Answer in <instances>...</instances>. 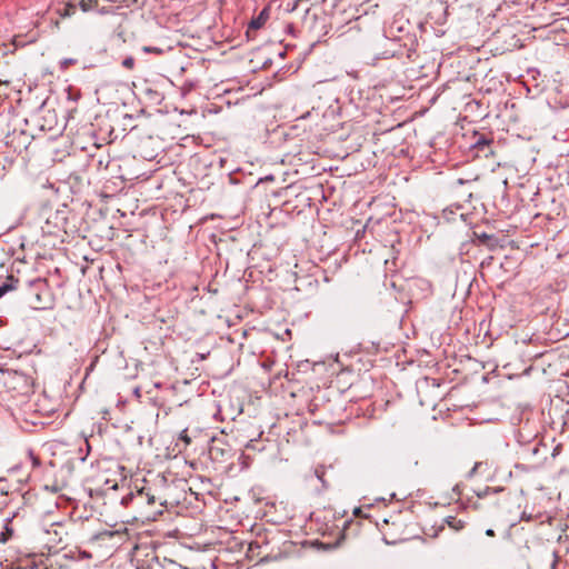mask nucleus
<instances>
[{
	"label": "nucleus",
	"instance_id": "1",
	"mask_svg": "<svg viewBox=\"0 0 569 569\" xmlns=\"http://www.w3.org/2000/svg\"><path fill=\"white\" fill-rule=\"evenodd\" d=\"M122 503H132L143 509L142 516L147 520H156L158 516L162 515L161 508L164 507V502L161 501V498L149 486H142L136 492L128 493L122 498Z\"/></svg>",
	"mask_w": 569,
	"mask_h": 569
},
{
	"label": "nucleus",
	"instance_id": "2",
	"mask_svg": "<svg viewBox=\"0 0 569 569\" xmlns=\"http://www.w3.org/2000/svg\"><path fill=\"white\" fill-rule=\"evenodd\" d=\"M347 523H348V520H346L343 518V516H341L339 518H335V522L331 527H328V525L326 523V529H322V536H326L327 531H329L328 535L333 536L336 541L335 542L322 541V543H321L322 550L332 549L336 546H338V543L343 539V531L347 527Z\"/></svg>",
	"mask_w": 569,
	"mask_h": 569
},
{
	"label": "nucleus",
	"instance_id": "3",
	"mask_svg": "<svg viewBox=\"0 0 569 569\" xmlns=\"http://www.w3.org/2000/svg\"><path fill=\"white\" fill-rule=\"evenodd\" d=\"M67 226V218L63 212L50 211L44 224L41 227L44 234H58L59 231L64 230Z\"/></svg>",
	"mask_w": 569,
	"mask_h": 569
},
{
	"label": "nucleus",
	"instance_id": "4",
	"mask_svg": "<svg viewBox=\"0 0 569 569\" xmlns=\"http://www.w3.org/2000/svg\"><path fill=\"white\" fill-rule=\"evenodd\" d=\"M42 541L51 550L62 543V527L59 523H52L49 529H43Z\"/></svg>",
	"mask_w": 569,
	"mask_h": 569
},
{
	"label": "nucleus",
	"instance_id": "5",
	"mask_svg": "<svg viewBox=\"0 0 569 569\" xmlns=\"http://www.w3.org/2000/svg\"><path fill=\"white\" fill-rule=\"evenodd\" d=\"M269 17L270 9L267 7L262 9L256 18L251 19L247 29V34L250 36L252 31L259 30L268 21Z\"/></svg>",
	"mask_w": 569,
	"mask_h": 569
},
{
	"label": "nucleus",
	"instance_id": "6",
	"mask_svg": "<svg viewBox=\"0 0 569 569\" xmlns=\"http://www.w3.org/2000/svg\"><path fill=\"white\" fill-rule=\"evenodd\" d=\"M318 13L317 8L306 9V16L303 18V24L312 29L317 24Z\"/></svg>",
	"mask_w": 569,
	"mask_h": 569
},
{
	"label": "nucleus",
	"instance_id": "7",
	"mask_svg": "<svg viewBox=\"0 0 569 569\" xmlns=\"http://www.w3.org/2000/svg\"><path fill=\"white\" fill-rule=\"evenodd\" d=\"M77 12V6L74 3H64L61 8L57 9V13L61 18H69Z\"/></svg>",
	"mask_w": 569,
	"mask_h": 569
},
{
	"label": "nucleus",
	"instance_id": "8",
	"mask_svg": "<svg viewBox=\"0 0 569 569\" xmlns=\"http://www.w3.org/2000/svg\"><path fill=\"white\" fill-rule=\"evenodd\" d=\"M443 521L455 531H459L465 528V521L453 516L445 518Z\"/></svg>",
	"mask_w": 569,
	"mask_h": 569
},
{
	"label": "nucleus",
	"instance_id": "9",
	"mask_svg": "<svg viewBox=\"0 0 569 569\" xmlns=\"http://www.w3.org/2000/svg\"><path fill=\"white\" fill-rule=\"evenodd\" d=\"M16 283H18V279H14L12 276L8 277V281L0 286V298L8 291L16 289Z\"/></svg>",
	"mask_w": 569,
	"mask_h": 569
},
{
	"label": "nucleus",
	"instance_id": "10",
	"mask_svg": "<svg viewBox=\"0 0 569 569\" xmlns=\"http://www.w3.org/2000/svg\"><path fill=\"white\" fill-rule=\"evenodd\" d=\"M10 523H11V519L7 518L6 525H4V531H2L0 533V542H2V543L7 542L13 535V529L10 526Z\"/></svg>",
	"mask_w": 569,
	"mask_h": 569
},
{
	"label": "nucleus",
	"instance_id": "11",
	"mask_svg": "<svg viewBox=\"0 0 569 569\" xmlns=\"http://www.w3.org/2000/svg\"><path fill=\"white\" fill-rule=\"evenodd\" d=\"M79 6L83 12H88L98 6V0H80Z\"/></svg>",
	"mask_w": 569,
	"mask_h": 569
},
{
	"label": "nucleus",
	"instance_id": "12",
	"mask_svg": "<svg viewBox=\"0 0 569 569\" xmlns=\"http://www.w3.org/2000/svg\"><path fill=\"white\" fill-rule=\"evenodd\" d=\"M67 91H68V99L72 100L74 102L78 101L80 99V97H81L80 91L78 89L72 88V87H68Z\"/></svg>",
	"mask_w": 569,
	"mask_h": 569
},
{
	"label": "nucleus",
	"instance_id": "13",
	"mask_svg": "<svg viewBox=\"0 0 569 569\" xmlns=\"http://www.w3.org/2000/svg\"><path fill=\"white\" fill-rule=\"evenodd\" d=\"M307 547H310V548H313L316 549L317 551L320 550V540L319 539H315V540H311V541H305L302 542V548L306 549Z\"/></svg>",
	"mask_w": 569,
	"mask_h": 569
},
{
	"label": "nucleus",
	"instance_id": "14",
	"mask_svg": "<svg viewBox=\"0 0 569 569\" xmlns=\"http://www.w3.org/2000/svg\"><path fill=\"white\" fill-rule=\"evenodd\" d=\"M475 147L478 148L479 150H483L485 148H489L490 147V141L485 139L483 137H480L476 141Z\"/></svg>",
	"mask_w": 569,
	"mask_h": 569
},
{
	"label": "nucleus",
	"instance_id": "15",
	"mask_svg": "<svg viewBox=\"0 0 569 569\" xmlns=\"http://www.w3.org/2000/svg\"><path fill=\"white\" fill-rule=\"evenodd\" d=\"M122 67L131 70L134 67V59L132 57H127L122 61Z\"/></svg>",
	"mask_w": 569,
	"mask_h": 569
},
{
	"label": "nucleus",
	"instance_id": "16",
	"mask_svg": "<svg viewBox=\"0 0 569 569\" xmlns=\"http://www.w3.org/2000/svg\"><path fill=\"white\" fill-rule=\"evenodd\" d=\"M77 63V60L76 59H63L61 62H60V66H61V69H68L70 66L72 64H76Z\"/></svg>",
	"mask_w": 569,
	"mask_h": 569
},
{
	"label": "nucleus",
	"instance_id": "17",
	"mask_svg": "<svg viewBox=\"0 0 569 569\" xmlns=\"http://www.w3.org/2000/svg\"><path fill=\"white\" fill-rule=\"evenodd\" d=\"M179 439L184 441L186 445H189L191 442V439L190 437L188 436V432L187 430H182L180 436H179Z\"/></svg>",
	"mask_w": 569,
	"mask_h": 569
},
{
	"label": "nucleus",
	"instance_id": "18",
	"mask_svg": "<svg viewBox=\"0 0 569 569\" xmlns=\"http://www.w3.org/2000/svg\"><path fill=\"white\" fill-rule=\"evenodd\" d=\"M318 410V403L315 400H311L309 403V411L311 415H315Z\"/></svg>",
	"mask_w": 569,
	"mask_h": 569
},
{
	"label": "nucleus",
	"instance_id": "19",
	"mask_svg": "<svg viewBox=\"0 0 569 569\" xmlns=\"http://www.w3.org/2000/svg\"><path fill=\"white\" fill-rule=\"evenodd\" d=\"M48 117L50 118V120H48V130H52L53 129V126H52V120L56 119V114L52 113L51 111H48Z\"/></svg>",
	"mask_w": 569,
	"mask_h": 569
},
{
	"label": "nucleus",
	"instance_id": "20",
	"mask_svg": "<svg viewBox=\"0 0 569 569\" xmlns=\"http://www.w3.org/2000/svg\"><path fill=\"white\" fill-rule=\"evenodd\" d=\"M491 490H492L491 488L487 487L483 491H479V492H477V496H478L479 498H485L486 496H488V495H489V492H491Z\"/></svg>",
	"mask_w": 569,
	"mask_h": 569
},
{
	"label": "nucleus",
	"instance_id": "21",
	"mask_svg": "<svg viewBox=\"0 0 569 569\" xmlns=\"http://www.w3.org/2000/svg\"><path fill=\"white\" fill-rule=\"evenodd\" d=\"M143 50L146 52H157V53H161V49H158V48H153V47H144Z\"/></svg>",
	"mask_w": 569,
	"mask_h": 569
},
{
	"label": "nucleus",
	"instance_id": "22",
	"mask_svg": "<svg viewBox=\"0 0 569 569\" xmlns=\"http://www.w3.org/2000/svg\"><path fill=\"white\" fill-rule=\"evenodd\" d=\"M486 535L489 536V537H493L495 536V531L492 529H488L486 531Z\"/></svg>",
	"mask_w": 569,
	"mask_h": 569
},
{
	"label": "nucleus",
	"instance_id": "23",
	"mask_svg": "<svg viewBox=\"0 0 569 569\" xmlns=\"http://www.w3.org/2000/svg\"><path fill=\"white\" fill-rule=\"evenodd\" d=\"M329 513H331V510L325 509V515H322V518L327 519Z\"/></svg>",
	"mask_w": 569,
	"mask_h": 569
},
{
	"label": "nucleus",
	"instance_id": "24",
	"mask_svg": "<svg viewBox=\"0 0 569 569\" xmlns=\"http://www.w3.org/2000/svg\"><path fill=\"white\" fill-rule=\"evenodd\" d=\"M315 476L320 479V470L318 468L315 469Z\"/></svg>",
	"mask_w": 569,
	"mask_h": 569
},
{
	"label": "nucleus",
	"instance_id": "25",
	"mask_svg": "<svg viewBox=\"0 0 569 569\" xmlns=\"http://www.w3.org/2000/svg\"><path fill=\"white\" fill-rule=\"evenodd\" d=\"M217 450L214 446L211 447L210 452L213 453Z\"/></svg>",
	"mask_w": 569,
	"mask_h": 569
},
{
	"label": "nucleus",
	"instance_id": "26",
	"mask_svg": "<svg viewBox=\"0 0 569 569\" xmlns=\"http://www.w3.org/2000/svg\"><path fill=\"white\" fill-rule=\"evenodd\" d=\"M491 491H493V492L501 491V488L492 489Z\"/></svg>",
	"mask_w": 569,
	"mask_h": 569
}]
</instances>
